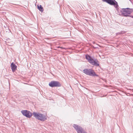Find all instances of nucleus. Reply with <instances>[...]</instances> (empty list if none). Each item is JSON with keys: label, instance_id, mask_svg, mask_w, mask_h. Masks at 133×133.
I'll return each instance as SVG.
<instances>
[{"label": "nucleus", "instance_id": "obj_1", "mask_svg": "<svg viewBox=\"0 0 133 133\" xmlns=\"http://www.w3.org/2000/svg\"><path fill=\"white\" fill-rule=\"evenodd\" d=\"M33 115L36 119L41 121H44L47 119V117L45 115L38 112H34Z\"/></svg>", "mask_w": 133, "mask_h": 133}, {"label": "nucleus", "instance_id": "obj_7", "mask_svg": "<svg viewBox=\"0 0 133 133\" xmlns=\"http://www.w3.org/2000/svg\"><path fill=\"white\" fill-rule=\"evenodd\" d=\"M21 112L22 114L26 117L30 118L32 116V113L30 111L27 110H22Z\"/></svg>", "mask_w": 133, "mask_h": 133}, {"label": "nucleus", "instance_id": "obj_4", "mask_svg": "<svg viewBox=\"0 0 133 133\" xmlns=\"http://www.w3.org/2000/svg\"><path fill=\"white\" fill-rule=\"evenodd\" d=\"M121 12L123 16L126 17L129 16L131 12V10L128 8L122 9Z\"/></svg>", "mask_w": 133, "mask_h": 133}, {"label": "nucleus", "instance_id": "obj_2", "mask_svg": "<svg viewBox=\"0 0 133 133\" xmlns=\"http://www.w3.org/2000/svg\"><path fill=\"white\" fill-rule=\"evenodd\" d=\"M85 57L88 62L91 64L96 66L99 65L97 59H93L88 55H86Z\"/></svg>", "mask_w": 133, "mask_h": 133}, {"label": "nucleus", "instance_id": "obj_3", "mask_svg": "<svg viewBox=\"0 0 133 133\" xmlns=\"http://www.w3.org/2000/svg\"><path fill=\"white\" fill-rule=\"evenodd\" d=\"M83 72L85 74L93 77L98 76L96 75L94 70L91 69H85L83 70Z\"/></svg>", "mask_w": 133, "mask_h": 133}, {"label": "nucleus", "instance_id": "obj_5", "mask_svg": "<svg viewBox=\"0 0 133 133\" xmlns=\"http://www.w3.org/2000/svg\"><path fill=\"white\" fill-rule=\"evenodd\" d=\"M73 127L78 133H87L81 127L77 124H74Z\"/></svg>", "mask_w": 133, "mask_h": 133}, {"label": "nucleus", "instance_id": "obj_10", "mask_svg": "<svg viewBox=\"0 0 133 133\" xmlns=\"http://www.w3.org/2000/svg\"><path fill=\"white\" fill-rule=\"evenodd\" d=\"M125 32H122V33H123H123H125Z\"/></svg>", "mask_w": 133, "mask_h": 133}, {"label": "nucleus", "instance_id": "obj_9", "mask_svg": "<svg viewBox=\"0 0 133 133\" xmlns=\"http://www.w3.org/2000/svg\"><path fill=\"white\" fill-rule=\"evenodd\" d=\"M37 8L38 9L41 11L42 12L43 11V8L42 7V6L41 5H40L39 6H37Z\"/></svg>", "mask_w": 133, "mask_h": 133}, {"label": "nucleus", "instance_id": "obj_8", "mask_svg": "<svg viewBox=\"0 0 133 133\" xmlns=\"http://www.w3.org/2000/svg\"><path fill=\"white\" fill-rule=\"evenodd\" d=\"M11 65L12 71L14 72L16 69L17 66L13 63H11Z\"/></svg>", "mask_w": 133, "mask_h": 133}, {"label": "nucleus", "instance_id": "obj_6", "mask_svg": "<svg viewBox=\"0 0 133 133\" xmlns=\"http://www.w3.org/2000/svg\"><path fill=\"white\" fill-rule=\"evenodd\" d=\"M49 85L51 87H59L61 86V84L58 82L55 81H51L49 83Z\"/></svg>", "mask_w": 133, "mask_h": 133}]
</instances>
